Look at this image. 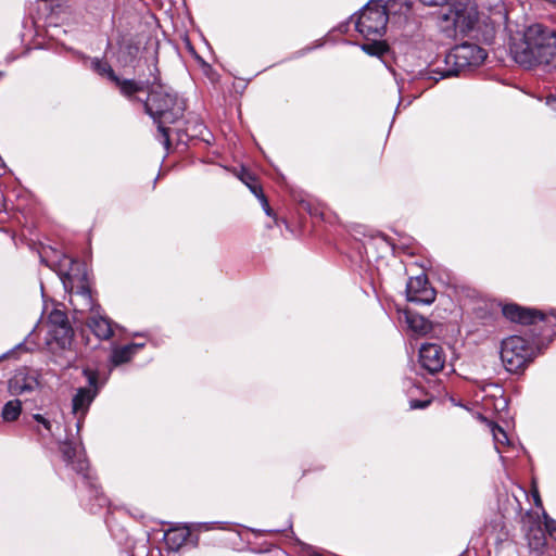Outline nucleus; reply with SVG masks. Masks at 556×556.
Returning a JSON list of instances; mask_svg holds the SVG:
<instances>
[{"instance_id": "nucleus-1", "label": "nucleus", "mask_w": 556, "mask_h": 556, "mask_svg": "<svg viewBox=\"0 0 556 556\" xmlns=\"http://www.w3.org/2000/svg\"><path fill=\"white\" fill-rule=\"evenodd\" d=\"M514 61L525 68L556 70V31L542 25L528 26L509 47Z\"/></svg>"}, {"instance_id": "nucleus-2", "label": "nucleus", "mask_w": 556, "mask_h": 556, "mask_svg": "<svg viewBox=\"0 0 556 556\" xmlns=\"http://www.w3.org/2000/svg\"><path fill=\"white\" fill-rule=\"evenodd\" d=\"M156 56H152L153 68L150 71L152 86L148 90V96L143 101L146 113L157 125L156 139L166 150L170 147L169 132L166 125L176 123L182 117L186 105L177 93L159 83V68L156 67Z\"/></svg>"}, {"instance_id": "nucleus-3", "label": "nucleus", "mask_w": 556, "mask_h": 556, "mask_svg": "<svg viewBox=\"0 0 556 556\" xmlns=\"http://www.w3.org/2000/svg\"><path fill=\"white\" fill-rule=\"evenodd\" d=\"M409 10L408 0H388L386 5L368 2L351 20L354 21L355 29L369 40L384 35L389 14H406Z\"/></svg>"}, {"instance_id": "nucleus-4", "label": "nucleus", "mask_w": 556, "mask_h": 556, "mask_svg": "<svg viewBox=\"0 0 556 556\" xmlns=\"http://www.w3.org/2000/svg\"><path fill=\"white\" fill-rule=\"evenodd\" d=\"M486 58L484 49L476 43L464 42L452 48L445 55V68L441 77L457 76L466 70L480 66Z\"/></svg>"}, {"instance_id": "nucleus-5", "label": "nucleus", "mask_w": 556, "mask_h": 556, "mask_svg": "<svg viewBox=\"0 0 556 556\" xmlns=\"http://www.w3.org/2000/svg\"><path fill=\"white\" fill-rule=\"evenodd\" d=\"M539 349L520 336H510L503 340L501 359L509 372H519L533 361Z\"/></svg>"}, {"instance_id": "nucleus-6", "label": "nucleus", "mask_w": 556, "mask_h": 556, "mask_svg": "<svg viewBox=\"0 0 556 556\" xmlns=\"http://www.w3.org/2000/svg\"><path fill=\"white\" fill-rule=\"evenodd\" d=\"M60 452L63 460L78 475L83 476L84 482L89 488L91 494L94 495L98 506L103 507L108 504V498L99 492L97 484L92 481L88 473L89 464L85 456V451L80 442L66 440L60 444Z\"/></svg>"}, {"instance_id": "nucleus-7", "label": "nucleus", "mask_w": 556, "mask_h": 556, "mask_svg": "<svg viewBox=\"0 0 556 556\" xmlns=\"http://www.w3.org/2000/svg\"><path fill=\"white\" fill-rule=\"evenodd\" d=\"M445 17L453 22L456 31L467 35L479 22L478 7L472 0H456Z\"/></svg>"}, {"instance_id": "nucleus-8", "label": "nucleus", "mask_w": 556, "mask_h": 556, "mask_svg": "<svg viewBox=\"0 0 556 556\" xmlns=\"http://www.w3.org/2000/svg\"><path fill=\"white\" fill-rule=\"evenodd\" d=\"M435 296L437 292L425 274L409 278L406 283V299L412 303L429 305L434 302Z\"/></svg>"}, {"instance_id": "nucleus-9", "label": "nucleus", "mask_w": 556, "mask_h": 556, "mask_svg": "<svg viewBox=\"0 0 556 556\" xmlns=\"http://www.w3.org/2000/svg\"><path fill=\"white\" fill-rule=\"evenodd\" d=\"M418 362L424 370L434 375L443 369L446 354L444 349L437 343H424L419 349Z\"/></svg>"}, {"instance_id": "nucleus-10", "label": "nucleus", "mask_w": 556, "mask_h": 556, "mask_svg": "<svg viewBox=\"0 0 556 556\" xmlns=\"http://www.w3.org/2000/svg\"><path fill=\"white\" fill-rule=\"evenodd\" d=\"M23 422L31 432L43 440L52 439L59 428V422L50 412L24 415Z\"/></svg>"}, {"instance_id": "nucleus-11", "label": "nucleus", "mask_w": 556, "mask_h": 556, "mask_svg": "<svg viewBox=\"0 0 556 556\" xmlns=\"http://www.w3.org/2000/svg\"><path fill=\"white\" fill-rule=\"evenodd\" d=\"M63 262L61 266L66 268L68 265V268L66 270L60 269L59 276L65 290L75 289L78 285L89 283L84 264L67 256H64Z\"/></svg>"}, {"instance_id": "nucleus-12", "label": "nucleus", "mask_w": 556, "mask_h": 556, "mask_svg": "<svg viewBox=\"0 0 556 556\" xmlns=\"http://www.w3.org/2000/svg\"><path fill=\"white\" fill-rule=\"evenodd\" d=\"M70 294V303L77 313H90V315L100 308L92 298L89 283L78 285L75 289L65 290Z\"/></svg>"}, {"instance_id": "nucleus-13", "label": "nucleus", "mask_w": 556, "mask_h": 556, "mask_svg": "<svg viewBox=\"0 0 556 556\" xmlns=\"http://www.w3.org/2000/svg\"><path fill=\"white\" fill-rule=\"evenodd\" d=\"M39 388L38 376L29 369H20L9 381V389L14 395L33 393Z\"/></svg>"}, {"instance_id": "nucleus-14", "label": "nucleus", "mask_w": 556, "mask_h": 556, "mask_svg": "<svg viewBox=\"0 0 556 556\" xmlns=\"http://www.w3.org/2000/svg\"><path fill=\"white\" fill-rule=\"evenodd\" d=\"M97 395V390L83 387L78 388L75 395L73 396L72 413L77 418L76 427L78 431L80 430L85 416L87 415L89 407Z\"/></svg>"}, {"instance_id": "nucleus-15", "label": "nucleus", "mask_w": 556, "mask_h": 556, "mask_svg": "<svg viewBox=\"0 0 556 556\" xmlns=\"http://www.w3.org/2000/svg\"><path fill=\"white\" fill-rule=\"evenodd\" d=\"M503 315L510 321L523 325H533L536 321H543L545 317L541 311L522 307L517 304L504 305Z\"/></svg>"}, {"instance_id": "nucleus-16", "label": "nucleus", "mask_w": 556, "mask_h": 556, "mask_svg": "<svg viewBox=\"0 0 556 556\" xmlns=\"http://www.w3.org/2000/svg\"><path fill=\"white\" fill-rule=\"evenodd\" d=\"M87 326L92 333L100 340H109L113 337V328H119L112 319L101 313V307L93 312L87 319Z\"/></svg>"}, {"instance_id": "nucleus-17", "label": "nucleus", "mask_w": 556, "mask_h": 556, "mask_svg": "<svg viewBox=\"0 0 556 556\" xmlns=\"http://www.w3.org/2000/svg\"><path fill=\"white\" fill-rule=\"evenodd\" d=\"M113 83L119 89V92L128 100L139 101L142 103L144 100L140 99L137 93L148 91L152 86V80H150V78L143 81L135 79H122L117 76V79H114Z\"/></svg>"}, {"instance_id": "nucleus-18", "label": "nucleus", "mask_w": 556, "mask_h": 556, "mask_svg": "<svg viewBox=\"0 0 556 556\" xmlns=\"http://www.w3.org/2000/svg\"><path fill=\"white\" fill-rule=\"evenodd\" d=\"M190 536V531L187 528L169 529L164 534L166 545L172 551L179 549Z\"/></svg>"}, {"instance_id": "nucleus-19", "label": "nucleus", "mask_w": 556, "mask_h": 556, "mask_svg": "<svg viewBox=\"0 0 556 556\" xmlns=\"http://www.w3.org/2000/svg\"><path fill=\"white\" fill-rule=\"evenodd\" d=\"M134 357L128 345L113 346L109 357V369L110 372L113 368L118 367L123 364L130 362Z\"/></svg>"}, {"instance_id": "nucleus-20", "label": "nucleus", "mask_w": 556, "mask_h": 556, "mask_svg": "<svg viewBox=\"0 0 556 556\" xmlns=\"http://www.w3.org/2000/svg\"><path fill=\"white\" fill-rule=\"evenodd\" d=\"M51 338L62 348L71 345L74 331L71 325L53 326L50 328Z\"/></svg>"}, {"instance_id": "nucleus-21", "label": "nucleus", "mask_w": 556, "mask_h": 556, "mask_svg": "<svg viewBox=\"0 0 556 556\" xmlns=\"http://www.w3.org/2000/svg\"><path fill=\"white\" fill-rule=\"evenodd\" d=\"M90 67L98 75L106 77L112 83L114 79H117V75L114 73L112 66L106 61L98 58L90 59Z\"/></svg>"}, {"instance_id": "nucleus-22", "label": "nucleus", "mask_w": 556, "mask_h": 556, "mask_svg": "<svg viewBox=\"0 0 556 556\" xmlns=\"http://www.w3.org/2000/svg\"><path fill=\"white\" fill-rule=\"evenodd\" d=\"M22 413V403L20 400H11L7 402L2 408L1 416L4 421L16 420Z\"/></svg>"}, {"instance_id": "nucleus-23", "label": "nucleus", "mask_w": 556, "mask_h": 556, "mask_svg": "<svg viewBox=\"0 0 556 556\" xmlns=\"http://www.w3.org/2000/svg\"><path fill=\"white\" fill-rule=\"evenodd\" d=\"M239 178L256 198L260 195L256 188H262V187L260 185H257L255 177L251 173L243 169L241 172Z\"/></svg>"}, {"instance_id": "nucleus-24", "label": "nucleus", "mask_w": 556, "mask_h": 556, "mask_svg": "<svg viewBox=\"0 0 556 556\" xmlns=\"http://www.w3.org/2000/svg\"><path fill=\"white\" fill-rule=\"evenodd\" d=\"M491 431L495 442V448L500 452V445H504L509 442L507 433L497 425H492Z\"/></svg>"}, {"instance_id": "nucleus-25", "label": "nucleus", "mask_w": 556, "mask_h": 556, "mask_svg": "<svg viewBox=\"0 0 556 556\" xmlns=\"http://www.w3.org/2000/svg\"><path fill=\"white\" fill-rule=\"evenodd\" d=\"M406 321L414 331L421 332L427 330V323L424 317L407 314Z\"/></svg>"}, {"instance_id": "nucleus-26", "label": "nucleus", "mask_w": 556, "mask_h": 556, "mask_svg": "<svg viewBox=\"0 0 556 556\" xmlns=\"http://www.w3.org/2000/svg\"><path fill=\"white\" fill-rule=\"evenodd\" d=\"M83 374L87 378V381L89 384L88 388H90L91 390H97V393H98L100 388L104 383V382L99 383L98 372L92 369L86 368V369H84Z\"/></svg>"}, {"instance_id": "nucleus-27", "label": "nucleus", "mask_w": 556, "mask_h": 556, "mask_svg": "<svg viewBox=\"0 0 556 556\" xmlns=\"http://www.w3.org/2000/svg\"><path fill=\"white\" fill-rule=\"evenodd\" d=\"M50 328L53 327V326H63V325H70V321L67 319V316L61 312V311H53L51 314H50Z\"/></svg>"}, {"instance_id": "nucleus-28", "label": "nucleus", "mask_w": 556, "mask_h": 556, "mask_svg": "<svg viewBox=\"0 0 556 556\" xmlns=\"http://www.w3.org/2000/svg\"><path fill=\"white\" fill-rule=\"evenodd\" d=\"M362 49L370 55H380L384 51V47L377 42L363 45Z\"/></svg>"}, {"instance_id": "nucleus-29", "label": "nucleus", "mask_w": 556, "mask_h": 556, "mask_svg": "<svg viewBox=\"0 0 556 556\" xmlns=\"http://www.w3.org/2000/svg\"><path fill=\"white\" fill-rule=\"evenodd\" d=\"M186 131H187V132H189V128H187V129H186ZM204 131H206V132H207V130H206L205 126H204L202 123L197 122V123L194 124V126H193L192 132H191V134H188V136H191V137H198V136H199V137H202V139H203V140L208 141V140H207V139H205V138H204V136H203V132H204Z\"/></svg>"}, {"instance_id": "nucleus-30", "label": "nucleus", "mask_w": 556, "mask_h": 556, "mask_svg": "<svg viewBox=\"0 0 556 556\" xmlns=\"http://www.w3.org/2000/svg\"><path fill=\"white\" fill-rule=\"evenodd\" d=\"M256 190L258 191L260 195L257 197V199L260 200L261 204H262V207L264 210V212L266 213V215L268 216H271L273 215V210L270 208L269 206V203H268V200L267 198L265 197L264 192H263V189L262 188H256Z\"/></svg>"}, {"instance_id": "nucleus-31", "label": "nucleus", "mask_w": 556, "mask_h": 556, "mask_svg": "<svg viewBox=\"0 0 556 556\" xmlns=\"http://www.w3.org/2000/svg\"><path fill=\"white\" fill-rule=\"evenodd\" d=\"M545 528L549 536L556 541V521L545 516Z\"/></svg>"}, {"instance_id": "nucleus-32", "label": "nucleus", "mask_w": 556, "mask_h": 556, "mask_svg": "<svg viewBox=\"0 0 556 556\" xmlns=\"http://www.w3.org/2000/svg\"><path fill=\"white\" fill-rule=\"evenodd\" d=\"M27 351H29V349L26 346L25 342H21V343L16 344L11 351H9L8 353L0 356V359L9 357L11 355H14L18 352H27Z\"/></svg>"}, {"instance_id": "nucleus-33", "label": "nucleus", "mask_w": 556, "mask_h": 556, "mask_svg": "<svg viewBox=\"0 0 556 556\" xmlns=\"http://www.w3.org/2000/svg\"><path fill=\"white\" fill-rule=\"evenodd\" d=\"M430 405L429 400H410L409 407L410 409H422Z\"/></svg>"}, {"instance_id": "nucleus-34", "label": "nucleus", "mask_w": 556, "mask_h": 556, "mask_svg": "<svg viewBox=\"0 0 556 556\" xmlns=\"http://www.w3.org/2000/svg\"><path fill=\"white\" fill-rule=\"evenodd\" d=\"M419 1L422 2L425 5L437 7V5L445 4L448 0H419Z\"/></svg>"}, {"instance_id": "nucleus-35", "label": "nucleus", "mask_w": 556, "mask_h": 556, "mask_svg": "<svg viewBox=\"0 0 556 556\" xmlns=\"http://www.w3.org/2000/svg\"><path fill=\"white\" fill-rule=\"evenodd\" d=\"M130 349L134 356L137 354V352L146 346V343H129L127 344Z\"/></svg>"}, {"instance_id": "nucleus-36", "label": "nucleus", "mask_w": 556, "mask_h": 556, "mask_svg": "<svg viewBox=\"0 0 556 556\" xmlns=\"http://www.w3.org/2000/svg\"><path fill=\"white\" fill-rule=\"evenodd\" d=\"M547 104L551 105L554 110H556V96L548 97Z\"/></svg>"}, {"instance_id": "nucleus-37", "label": "nucleus", "mask_w": 556, "mask_h": 556, "mask_svg": "<svg viewBox=\"0 0 556 556\" xmlns=\"http://www.w3.org/2000/svg\"><path fill=\"white\" fill-rule=\"evenodd\" d=\"M542 545H544V535H543V534H542V538H540V539L536 541V543H535V545L533 546V548H539V546H542Z\"/></svg>"}, {"instance_id": "nucleus-38", "label": "nucleus", "mask_w": 556, "mask_h": 556, "mask_svg": "<svg viewBox=\"0 0 556 556\" xmlns=\"http://www.w3.org/2000/svg\"><path fill=\"white\" fill-rule=\"evenodd\" d=\"M535 505H541V498L538 492L534 493Z\"/></svg>"}, {"instance_id": "nucleus-39", "label": "nucleus", "mask_w": 556, "mask_h": 556, "mask_svg": "<svg viewBox=\"0 0 556 556\" xmlns=\"http://www.w3.org/2000/svg\"><path fill=\"white\" fill-rule=\"evenodd\" d=\"M302 206H303V208H305V210H307L308 212H311V211H309V205H308L307 203L303 202V203H302Z\"/></svg>"}, {"instance_id": "nucleus-40", "label": "nucleus", "mask_w": 556, "mask_h": 556, "mask_svg": "<svg viewBox=\"0 0 556 556\" xmlns=\"http://www.w3.org/2000/svg\"><path fill=\"white\" fill-rule=\"evenodd\" d=\"M555 336H556V330H555Z\"/></svg>"}]
</instances>
